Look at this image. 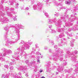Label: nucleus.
I'll list each match as a JSON object with an SVG mask.
<instances>
[{
    "mask_svg": "<svg viewBox=\"0 0 78 78\" xmlns=\"http://www.w3.org/2000/svg\"><path fill=\"white\" fill-rule=\"evenodd\" d=\"M32 44H33V42L32 41L30 42L29 43V42L25 43L23 41L22 42L21 45L22 46L20 47L19 49H20V51H23L24 50L26 49V48L29 47V45H31Z\"/></svg>",
    "mask_w": 78,
    "mask_h": 78,
    "instance_id": "1",
    "label": "nucleus"
},
{
    "mask_svg": "<svg viewBox=\"0 0 78 78\" xmlns=\"http://www.w3.org/2000/svg\"><path fill=\"white\" fill-rule=\"evenodd\" d=\"M41 7H42V4H41L40 5V4H38L37 5H35L33 6L34 9L35 10L36 9L40 10V9H41Z\"/></svg>",
    "mask_w": 78,
    "mask_h": 78,
    "instance_id": "2",
    "label": "nucleus"
},
{
    "mask_svg": "<svg viewBox=\"0 0 78 78\" xmlns=\"http://www.w3.org/2000/svg\"><path fill=\"white\" fill-rule=\"evenodd\" d=\"M26 66H21L20 65H18L16 68L18 69V70H23V71H24L25 70H27V67Z\"/></svg>",
    "mask_w": 78,
    "mask_h": 78,
    "instance_id": "3",
    "label": "nucleus"
},
{
    "mask_svg": "<svg viewBox=\"0 0 78 78\" xmlns=\"http://www.w3.org/2000/svg\"><path fill=\"white\" fill-rule=\"evenodd\" d=\"M70 52L69 51H68L67 53V55H66V57H69V56L70 58H71L72 59H75V58H76V57L73 55V54H72L71 55H70Z\"/></svg>",
    "mask_w": 78,
    "mask_h": 78,
    "instance_id": "4",
    "label": "nucleus"
},
{
    "mask_svg": "<svg viewBox=\"0 0 78 78\" xmlns=\"http://www.w3.org/2000/svg\"><path fill=\"white\" fill-rule=\"evenodd\" d=\"M10 75V73H9L8 74H6V73L3 74L2 76V78H9L8 76H9V75Z\"/></svg>",
    "mask_w": 78,
    "mask_h": 78,
    "instance_id": "5",
    "label": "nucleus"
},
{
    "mask_svg": "<svg viewBox=\"0 0 78 78\" xmlns=\"http://www.w3.org/2000/svg\"><path fill=\"white\" fill-rule=\"evenodd\" d=\"M5 53H4L3 54V56H6V55L9 54V53H12V51L10 50H5Z\"/></svg>",
    "mask_w": 78,
    "mask_h": 78,
    "instance_id": "6",
    "label": "nucleus"
},
{
    "mask_svg": "<svg viewBox=\"0 0 78 78\" xmlns=\"http://www.w3.org/2000/svg\"><path fill=\"white\" fill-rule=\"evenodd\" d=\"M15 77V78H23V77H21L22 76H21V73L20 72L18 73V75L17 74L16 75Z\"/></svg>",
    "mask_w": 78,
    "mask_h": 78,
    "instance_id": "7",
    "label": "nucleus"
},
{
    "mask_svg": "<svg viewBox=\"0 0 78 78\" xmlns=\"http://www.w3.org/2000/svg\"><path fill=\"white\" fill-rule=\"evenodd\" d=\"M25 62L26 63V64H28V65L29 66H30L31 65V64H34V63H35V62L33 61V62H32V63H30V62H29V61L28 60H26L25 61Z\"/></svg>",
    "mask_w": 78,
    "mask_h": 78,
    "instance_id": "8",
    "label": "nucleus"
},
{
    "mask_svg": "<svg viewBox=\"0 0 78 78\" xmlns=\"http://www.w3.org/2000/svg\"><path fill=\"white\" fill-rule=\"evenodd\" d=\"M46 70L48 72H50V71H51V69L48 66L46 69Z\"/></svg>",
    "mask_w": 78,
    "mask_h": 78,
    "instance_id": "9",
    "label": "nucleus"
},
{
    "mask_svg": "<svg viewBox=\"0 0 78 78\" xmlns=\"http://www.w3.org/2000/svg\"><path fill=\"white\" fill-rule=\"evenodd\" d=\"M50 32L51 33H56V31H55V30H52V29H51L50 30Z\"/></svg>",
    "mask_w": 78,
    "mask_h": 78,
    "instance_id": "10",
    "label": "nucleus"
},
{
    "mask_svg": "<svg viewBox=\"0 0 78 78\" xmlns=\"http://www.w3.org/2000/svg\"><path fill=\"white\" fill-rule=\"evenodd\" d=\"M59 54L62 55V53H63V52H62V50H60L59 51Z\"/></svg>",
    "mask_w": 78,
    "mask_h": 78,
    "instance_id": "11",
    "label": "nucleus"
},
{
    "mask_svg": "<svg viewBox=\"0 0 78 78\" xmlns=\"http://www.w3.org/2000/svg\"><path fill=\"white\" fill-rule=\"evenodd\" d=\"M66 4H70V2L66 1L65 2Z\"/></svg>",
    "mask_w": 78,
    "mask_h": 78,
    "instance_id": "12",
    "label": "nucleus"
},
{
    "mask_svg": "<svg viewBox=\"0 0 78 78\" xmlns=\"http://www.w3.org/2000/svg\"><path fill=\"white\" fill-rule=\"evenodd\" d=\"M10 70H14V67L13 66H12L10 67Z\"/></svg>",
    "mask_w": 78,
    "mask_h": 78,
    "instance_id": "13",
    "label": "nucleus"
},
{
    "mask_svg": "<svg viewBox=\"0 0 78 78\" xmlns=\"http://www.w3.org/2000/svg\"><path fill=\"white\" fill-rule=\"evenodd\" d=\"M50 42L51 44H52V45H54V42L53 41H50Z\"/></svg>",
    "mask_w": 78,
    "mask_h": 78,
    "instance_id": "14",
    "label": "nucleus"
},
{
    "mask_svg": "<svg viewBox=\"0 0 78 78\" xmlns=\"http://www.w3.org/2000/svg\"><path fill=\"white\" fill-rule=\"evenodd\" d=\"M36 55H41V54L40 53H39V52L37 51L36 53Z\"/></svg>",
    "mask_w": 78,
    "mask_h": 78,
    "instance_id": "15",
    "label": "nucleus"
},
{
    "mask_svg": "<svg viewBox=\"0 0 78 78\" xmlns=\"http://www.w3.org/2000/svg\"><path fill=\"white\" fill-rule=\"evenodd\" d=\"M4 67L6 68L7 69H8V65H5L4 66Z\"/></svg>",
    "mask_w": 78,
    "mask_h": 78,
    "instance_id": "16",
    "label": "nucleus"
},
{
    "mask_svg": "<svg viewBox=\"0 0 78 78\" xmlns=\"http://www.w3.org/2000/svg\"><path fill=\"white\" fill-rule=\"evenodd\" d=\"M45 16H48V13H47V12H45Z\"/></svg>",
    "mask_w": 78,
    "mask_h": 78,
    "instance_id": "17",
    "label": "nucleus"
},
{
    "mask_svg": "<svg viewBox=\"0 0 78 78\" xmlns=\"http://www.w3.org/2000/svg\"><path fill=\"white\" fill-rule=\"evenodd\" d=\"M66 64H67V63L66 62H65V63L63 64V66H66Z\"/></svg>",
    "mask_w": 78,
    "mask_h": 78,
    "instance_id": "18",
    "label": "nucleus"
},
{
    "mask_svg": "<svg viewBox=\"0 0 78 78\" xmlns=\"http://www.w3.org/2000/svg\"><path fill=\"white\" fill-rule=\"evenodd\" d=\"M43 72V70H42V69H40V73H41V72Z\"/></svg>",
    "mask_w": 78,
    "mask_h": 78,
    "instance_id": "19",
    "label": "nucleus"
},
{
    "mask_svg": "<svg viewBox=\"0 0 78 78\" xmlns=\"http://www.w3.org/2000/svg\"><path fill=\"white\" fill-rule=\"evenodd\" d=\"M74 53L75 54H77V53H78V52L76 51H75Z\"/></svg>",
    "mask_w": 78,
    "mask_h": 78,
    "instance_id": "20",
    "label": "nucleus"
},
{
    "mask_svg": "<svg viewBox=\"0 0 78 78\" xmlns=\"http://www.w3.org/2000/svg\"><path fill=\"white\" fill-rule=\"evenodd\" d=\"M70 46L71 47H73V44L71 43L70 44Z\"/></svg>",
    "mask_w": 78,
    "mask_h": 78,
    "instance_id": "21",
    "label": "nucleus"
},
{
    "mask_svg": "<svg viewBox=\"0 0 78 78\" xmlns=\"http://www.w3.org/2000/svg\"><path fill=\"white\" fill-rule=\"evenodd\" d=\"M28 9H29V8H28V7H27L25 9V10H26V11H27V10H28Z\"/></svg>",
    "mask_w": 78,
    "mask_h": 78,
    "instance_id": "22",
    "label": "nucleus"
},
{
    "mask_svg": "<svg viewBox=\"0 0 78 78\" xmlns=\"http://www.w3.org/2000/svg\"><path fill=\"white\" fill-rule=\"evenodd\" d=\"M13 64V63L12 62H10L9 63V66H12V65Z\"/></svg>",
    "mask_w": 78,
    "mask_h": 78,
    "instance_id": "23",
    "label": "nucleus"
},
{
    "mask_svg": "<svg viewBox=\"0 0 78 78\" xmlns=\"http://www.w3.org/2000/svg\"><path fill=\"white\" fill-rule=\"evenodd\" d=\"M55 15H56L57 17H58L59 16V13H57L56 14H55Z\"/></svg>",
    "mask_w": 78,
    "mask_h": 78,
    "instance_id": "24",
    "label": "nucleus"
},
{
    "mask_svg": "<svg viewBox=\"0 0 78 78\" xmlns=\"http://www.w3.org/2000/svg\"><path fill=\"white\" fill-rule=\"evenodd\" d=\"M37 62H39V63H40V60H39V59H37Z\"/></svg>",
    "mask_w": 78,
    "mask_h": 78,
    "instance_id": "25",
    "label": "nucleus"
},
{
    "mask_svg": "<svg viewBox=\"0 0 78 78\" xmlns=\"http://www.w3.org/2000/svg\"><path fill=\"white\" fill-rule=\"evenodd\" d=\"M34 67L35 69H37V66H34Z\"/></svg>",
    "mask_w": 78,
    "mask_h": 78,
    "instance_id": "26",
    "label": "nucleus"
},
{
    "mask_svg": "<svg viewBox=\"0 0 78 78\" xmlns=\"http://www.w3.org/2000/svg\"><path fill=\"white\" fill-rule=\"evenodd\" d=\"M49 28H52V25L49 26Z\"/></svg>",
    "mask_w": 78,
    "mask_h": 78,
    "instance_id": "27",
    "label": "nucleus"
},
{
    "mask_svg": "<svg viewBox=\"0 0 78 78\" xmlns=\"http://www.w3.org/2000/svg\"><path fill=\"white\" fill-rule=\"evenodd\" d=\"M58 3H57V2H56L55 3V5H57V6H58V5H59V4H58Z\"/></svg>",
    "mask_w": 78,
    "mask_h": 78,
    "instance_id": "28",
    "label": "nucleus"
},
{
    "mask_svg": "<svg viewBox=\"0 0 78 78\" xmlns=\"http://www.w3.org/2000/svg\"><path fill=\"white\" fill-rule=\"evenodd\" d=\"M5 30H8V28L7 27H5Z\"/></svg>",
    "mask_w": 78,
    "mask_h": 78,
    "instance_id": "29",
    "label": "nucleus"
},
{
    "mask_svg": "<svg viewBox=\"0 0 78 78\" xmlns=\"http://www.w3.org/2000/svg\"><path fill=\"white\" fill-rule=\"evenodd\" d=\"M35 46H36V48H37V44H35Z\"/></svg>",
    "mask_w": 78,
    "mask_h": 78,
    "instance_id": "30",
    "label": "nucleus"
},
{
    "mask_svg": "<svg viewBox=\"0 0 78 78\" xmlns=\"http://www.w3.org/2000/svg\"><path fill=\"white\" fill-rule=\"evenodd\" d=\"M11 76L13 77L14 76V74H11Z\"/></svg>",
    "mask_w": 78,
    "mask_h": 78,
    "instance_id": "31",
    "label": "nucleus"
},
{
    "mask_svg": "<svg viewBox=\"0 0 78 78\" xmlns=\"http://www.w3.org/2000/svg\"><path fill=\"white\" fill-rule=\"evenodd\" d=\"M48 64H47V65H48V64H50V63H51V62H48Z\"/></svg>",
    "mask_w": 78,
    "mask_h": 78,
    "instance_id": "32",
    "label": "nucleus"
},
{
    "mask_svg": "<svg viewBox=\"0 0 78 78\" xmlns=\"http://www.w3.org/2000/svg\"><path fill=\"white\" fill-rule=\"evenodd\" d=\"M57 47V45H55V46H54V48H56V47Z\"/></svg>",
    "mask_w": 78,
    "mask_h": 78,
    "instance_id": "33",
    "label": "nucleus"
},
{
    "mask_svg": "<svg viewBox=\"0 0 78 78\" xmlns=\"http://www.w3.org/2000/svg\"><path fill=\"white\" fill-rule=\"evenodd\" d=\"M17 20V18H14V20Z\"/></svg>",
    "mask_w": 78,
    "mask_h": 78,
    "instance_id": "34",
    "label": "nucleus"
},
{
    "mask_svg": "<svg viewBox=\"0 0 78 78\" xmlns=\"http://www.w3.org/2000/svg\"><path fill=\"white\" fill-rule=\"evenodd\" d=\"M71 17H74V15H71Z\"/></svg>",
    "mask_w": 78,
    "mask_h": 78,
    "instance_id": "35",
    "label": "nucleus"
},
{
    "mask_svg": "<svg viewBox=\"0 0 78 78\" xmlns=\"http://www.w3.org/2000/svg\"><path fill=\"white\" fill-rule=\"evenodd\" d=\"M37 58H38V59H39V58H40V57H39V56H38Z\"/></svg>",
    "mask_w": 78,
    "mask_h": 78,
    "instance_id": "36",
    "label": "nucleus"
},
{
    "mask_svg": "<svg viewBox=\"0 0 78 78\" xmlns=\"http://www.w3.org/2000/svg\"><path fill=\"white\" fill-rule=\"evenodd\" d=\"M25 76H28V74L27 73L25 74Z\"/></svg>",
    "mask_w": 78,
    "mask_h": 78,
    "instance_id": "37",
    "label": "nucleus"
},
{
    "mask_svg": "<svg viewBox=\"0 0 78 78\" xmlns=\"http://www.w3.org/2000/svg\"><path fill=\"white\" fill-rule=\"evenodd\" d=\"M44 49L45 50H47V47H45L44 48Z\"/></svg>",
    "mask_w": 78,
    "mask_h": 78,
    "instance_id": "38",
    "label": "nucleus"
},
{
    "mask_svg": "<svg viewBox=\"0 0 78 78\" xmlns=\"http://www.w3.org/2000/svg\"><path fill=\"white\" fill-rule=\"evenodd\" d=\"M16 6H18V5H19V4H18V3H16Z\"/></svg>",
    "mask_w": 78,
    "mask_h": 78,
    "instance_id": "39",
    "label": "nucleus"
},
{
    "mask_svg": "<svg viewBox=\"0 0 78 78\" xmlns=\"http://www.w3.org/2000/svg\"><path fill=\"white\" fill-rule=\"evenodd\" d=\"M58 73V72H56V75H57Z\"/></svg>",
    "mask_w": 78,
    "mask_h": 78,
    "instance_id": "40",
    "label": "nucleus"
},
{
    "mask_svg": "<svg viewBox=\"0 0 78 78\" xmlns=\"http://www.w3.org/2000/svg\"><path fill=\"white\" fill-rule=\"evenodd\" d=\"M51 49H50V50H49V52H51Z\"/></svg>",
    "mask_w": 78,
    "mask_h": 78,
    "instance_id": "41",
    "label": "nucleus"
},
{
    "mask_svg": "<svg viewBox=\"0 0 78 78\" xmlns=\"http://www.w3.org/2000/svg\"><path fill=\"white\" fill-rule=\"evenodd\" d=\"M41 78H45V77H44V76H42V77Z\"/></svg>",
    "mask_w": 78,
    "mask_h": 78,
    "instance_id": "42",
    "label": "nucleus"
},
{
    "mask_svg": "<svg viewBox=\"0 0 78 78\" xmlns=\"http://www.w3.org/2000/svg\"><path fill=\"white\" fill-rule=\"evenodd\" d=\"M43 12L44 13H45V11H43Z\"/></svg>",
    "mask_w": 78,
    "mask_h": 78,
    "instance_id": "43",
    "label": "nucleus"
},
{
    "mask_svg": "<svg viewBox=\"0 0 78 78\" xmlns=\"http://www.w3.org/2000/svg\"><path fill=\"white\" fill-rule=\"evenodd\" d=\"M57 71H58V72H59V69H57Z\"/></svg>",
    "mask_w": 78,
    "mask_h": 78,
    "instance_id": "44",
    "label": "nucleus"
},
{
    "mask_svg": "<svg viewBox=\"0 0 78 78\" xmlns=\"http://www.w3.org/2000/svg\"><path fill=\"white\" fill-rule=\"evenodd\" d=\"M9 61H8L7 62V63H9Z\"/></svg>",
    "mask_w": 78,
    "mask_h": 78,
    "instance_id": "45",
    "label": "nucleus"
},
{
    "mask_svg": "<svg viewBox=\"0 0 78 78\" xmlns=\"http://www.w3.org/2000/svg\"><path fill=\"white\" fill-rule=\"evenodd\" d=\"M6 20H5V21H3V23H4V22H6Z\"/></svg>",
    "mask_w": 78,
    "mask_h": 78,
    "instance_id": "46",
    "label": "nucleus"
},
{
    "mask_svg": "<svg viewBox=\"0 0 78 78\" xmlns=\"http://www.w3.org/2000/svg\"><path fill=\"white\" fill-rule=\"evenodd\" d=\"M20 1L21 2H23V0H20Z\"/></svg>",
    "mask_w": 78,
    "mask_h": 78,
    "instance_id": "47",
    "label": "nucleus"
},
{
    "mask_svg": "<svg viewBox=\"0 0 78 78\" xmlns=\"http://www.w3.org/2000/svg\"><path fill=\"white\" fill-rule=\"evenodd\" d=\"M56 51H58V50H57L56 49Z\"/></svg>",
    "mask_w": 78,
    "mask_h": 78,
    "instance_id": "48",
    "label": "nucleus"
},
{
    "mask_svg": "<svg viewBox=\"0 0 78 78\" xmlns=\"http://www.w3.org/2000/svg\"><path fill=\"white\" fill-rule=\"evenodd\" d=\"M34 72H36V69H35L34 70Z\"/></svg>",
    "mask_w": 78,
    "mask_h": 78,
    "instance_id": "49",
    "label": "nucleus"
},
{
    "mask_svg": "<svg viewBox=\"0 0 78 78\" xmlns=\"http://www.w3.org/2000/svg\"><path fill=\"white\" fill-rule=\"evenodd\" d=\"M0 55H1V56H2V54H0Z\"/></svg>",
    "mask_w": 78,
    "mask_h": 78,
    "instance_id": "50",
    "label": "nucleus"
},
{
    "mask_svg": "<svg viewBox=\"0 0 78 78\" xmlns=\"http://www.w3.org/2000/svg\"><path fill=\"white\" fill-rule=\"evenodd\" d=\"M42 57H43V56H41V58H42Z\"/></svg>",
    "mask_w": 78,
    "mask_h": 78,
    "instance_id": "51",
    "label": "nucleus"
},
{
    "mask_svg": "<svg viewBox=\"0 0 78 78\" xmlns=\"http://www.w3.org/2000/svg\"><path fill=\"white\" fill-rule=\"evenodd\" d=\"M4 49V48H3V49H2V50H3Z\"/></svg>",
    "mask_w": 78,
    "mask_h": 78,
    "instance_id": "52",
    "label": "nucleus"
},
{
    "mask_svg": "<svg viewBox=\"0 0 78 78\" xmlns=\"http://www.w3.org/2000/svg\"><path fill=\"white\" fill-rule=\"evenodd\" d=\"M12 58H14V57H13V56H12Z\"/></svg>",
    "mask_w": 78,
    "mask_h": 78,
    "instance_id": "53",
    "label": "nucleus"
},
{
    "mask_svg": "<svg viewBox=\"0 0 78 78\" xmlns=\"http://www.w3.org/2000/svg\"><path fill=\"white\" fill-rule=\"evenodd\" d=\"M10 72H11V70H10Z\"/></svg>",
    "mask_w": 78,
    "mask_h": 78,
    "instance_id": "54",
    "label": "nucleus"
},
{
    "mask_svg": "<svg viewBox=\"0 0 78 78\" xmlns=\"http://www.w3.org/2000/svg\"><path fill=\"white\" fill-rule=\"evenodd\" d=\"M13 62H14V61H13Z\"/></svg>",
    "mask_w": 78,
    "mask_h": 78,
    "instance_id": "55",
    "label": "nucleus"
},
{
    "mask_svg": "<svg viewBox=\"0 0 78 78\" xmlns=\"http://www.w3.org/2000/svg\"><path fill=\"white\" fill-rule=\"evenodd\" d=\"M61 9H62V8H61Z\"/></svg>",
    "mask_w": 78,
    "mask_h": 78,
    "instance_id": "56",
    "label": "nucleus"
},
{
    "mask_svg": "<svg viewBox=\"0 0 78 78\" xmlns=\"http://www.w3.org/2000/svg\"><path fill=\"white\" fill-rule=\"evenodd\" d=\"M61 59H60V60H61Z\"/></svg>",
    "mask_w": 78,
    "mask_h": 78,
    "instance_id": "57",
    "label": "nucleus"
}]
</instances>
